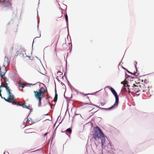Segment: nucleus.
I'll return each mask as SVG.
<instances>
[{
  "instance_id": "f8f14e48",
  "label": "nucleus",
  "mask_w": 154,
  "mask_h": 154,
  "mask_svg": "<svg viewBox=\"0 0 154 154\" xmlns=\"http://www.w3.org/2000/svg\"><path fill=\"white\" fill-rule=\"evenodd\" d=\"M121 83L123 84L124 86L125 87H128V88L129 87V86H131L130 85H128V84L127 82L123 81L121 82Z\"/></svg>"
},
{
  "instance_id": "f3484780",
  "label": "nucleus",
  "mask_w": 154,
  "mask_h": 154,
  "mask_svg": "<svg viewBox=\"0 0 154 154\" xmlns=\"http://www.w3.org/2000/svg\"><path fill=\"white\" fill-rule=\"evenodd\" d=\"M5 80V81L2 83L3 84H5V83H7V82H6V79H7V78L6 77H5V78H3Z\"/></svg>"
},
{
  "instance_id": "5701e85b",
  "label": "nucleus",
  "mask_w": 154,
  "mask_h": 154,
  "mask_svg": "<svg viewBox=\"0 0 154 154\" xmlns=\"http://www.w3.org/2000/svg\"><path fill=\"white\" fill-rule=\"evenodd\" d=\"M29 59L30 60H33V57L30 56L29 57Z\"/></svg>"
},
{
  "instance_id": "a211bd4d",
  "label": "nucleus",
  "mask_w": 154,
  "mask_h": 154,
  "mask_svg": "<svg viewBox=\"0 0 154 154\" xmlns=\"http://www.w3.org/2000/svg\"><path fill=\"white\" fill-rule=\"evenodd\" d=\"M65 18L66 21L67 22L68 19V16H67V14H66L65 15Z\"/></svg>"
},
{
  "instance_id": "4be33fe9",
  "label": "nucleus",
  "mask_w": 154,
  "mask_h": 154,
  "mask_svg": "<svg viewBox=\"0 0 154 154\" xmlns=\"http://www.w3.org/2000/svg\"><path fill=\"white\" fill-rule=\"evenodd\" d=\"M62 14H63V12H62V11H61V14H60V15L59 16V17H61L62 16Z\"/></svg>"
},
{
  "instance_id": "6e6552de",
  "label": "nucleus",
  "mask_w": 154,
  "mask_h": 154,
  "mask_svg": "<svg viewBox=\"0 0 154 154\" xmlns=\"http://www.w3.org/2000/svg\"><path fill=\"white\" fill-rule=\"evenodd\" d=\"M18 31L17 27L16 26H15L13 27L11 29V33L12 34L15 35Z\"/></svg>"
},
{
  "instance_id": "0eeeda50",
  "label": "nucleus",
  "mask_w": 154,
  "mask_h": 154,
  "mask_svg": "<svg viewBox=\"0 0 154 154\" xmlns=\"http://www.w3.org/2000/svg\"><path fill=\"white\" fill-rule=\"evenodd\" d=\"M8 83H5V84H4L2 83V85L0 86V88L2 87H5V88L7 92H8V93H9L10 92H11L10 91V89L8 86Z\"/></svg>"
},
{
  "instance_id": "6ab92c4d",
  "label": "nucleus",
  "mask_w": 154,
  "mask_h": 154,
  "mask_svg": "<svg viewBox=\"0 0 154 154\" xmlns=\"http://www.w3.org/2000/svg\"><path fill=\"white\" fill-rule=\"evenodd\" d=\"M30 129H26L25 131V133H30L31 132H28V130H29Z\"/></svg>"
},
{
  "instance_id": "c85d7f7f",
  "label": "nucleus",
  "mask_w": 154,
  "mask_h": 154,
  "mask_svg": "<svg viewBox=\"0 0 154 154\" xmlns=\"http://www.w3.org/2000/svg\"><path fill=\"white\" fill-rule=\"evenodd\" d=\"M8 79L7 78V79H6V82H7L8 81Z\"/></svg>"
},
{
  "instance_id": "ddd939ff",
  "label": "nucleus",
  "mask_w": 154,
  "mask_h": 154,
  "mask_svg": "<svg viewBox=\"0 0 154 154\" xmlns=\"http://www.w3.org/2000/svg\"><path fill=\"white\" fill-rule=\"evenodd\" d=\"M146 85H144L142 86H141V87H143V88H142L143 89H147L148 90H147L146 91L148 90L149 91V86H148L147 87H146Z\"/></svg>"
},
{
  "instance_id": "423d86ee",
  "label": "nucleus",
  "mask_w": 154,
  "mask_h": 154,
  "mask_svg": "<svg viewBox=\"0 0 154 154\" xmlns=\"http://www.w3.org/2000/svg\"><path fill=\"white\" fill-rule=\"evenodd\" d=\"M0 2L3 5H4V6L3 7V8L7 7L8 6H10V10H12V4L10 2H9V0H4L2 1L1 0H0Z\"/></svg>"
},
{
  "instance_id": "f03ea898",
  "label": "nucleus",
  "mask_w": 154,
  "mask_h": 154,
  "mask_svg": "<svg viewBox=\"0 0 154 154\" xmlns=\"http://www.w3.org/2000/svg\"><path fill=\"white\" fill-rule=\"evenodd\" d=\"M141 87V86H137L135 85L134 84L133 85V86H129L128 88V92L130 93L131 92L134 93H137L139 92H146L147 89H143Z\"/></svg>"
},
{
  "instance_id": "20e7f679",
  "label": "nucleus",
  "mask_w": 154,
  "mask_h": 154,
  "mask_svg": "<svg viewBox=\"0 0 154 154\" xmlns=\"http://www.w3.org/2000/svg\"><path fill=\"white\" fill-rule=\"evenodd\" d=\"M108 88L110 89V91L112 93V94H113L114 96H115L116 99V100L115 102L114 103V104L112 106H111L110 107L106 108V110H109L111 109H112L113 107H115V106H117L118 104L119 103V97L118 96L116 92L115 91V90L112 87H110L109 86L108 87Z\"/></svg>"
},
{
  "instance_id": "2eb2a0df",
  "label": "nucleus",
  "mask_w": 154,
  "mask_h": 154,
  "mask_svg": "<svg viewBox=\"0 0 154 154\" xmlns=\"http://www.w3.org/2000/svg\"><path fill=\"white\" fill-rule=\"evenodd\" d=\"M66 132H69L70 134H71L72 133V130L70 128H68L66 130Z\"/></svg>"
},
{
  "instance_id": "b1692460",
  "label": "nucleus",
  "mask_w": 154,
  "mask_h": 154,
  "mask_svg": "<svg viewBox=\"0 0 154 154\" xmlns=\"http://www.w3.org/2000/svg\"><path fill=\"white\" fill-rule=\"evenodd\" d=\"M104 142H103V140H101V143H102V145H103V143Z\"/></svg>"
},
{
  "instance_id": "412c9836",
  "label": "nucleus",
  "mask_w": 154,
  "mask_h": 154,
  "mask_svg": "<svg viewBox=\"0 0 154 154\" xmlns=\"http://www.w3.org/2000/svg\"><path fill=\"white\" fill-rule=\"evenodd\" d=\"M16 53H17V55H15H15H14V56H14V57H15V56H17V54H19V51H16Z\"/></svg>"
},
{
  "instance_id": "7ed1b4c3",
  "label": "nucleus",
  "mask_w": 154,
  "mask_h": 154,
  "mask_svg": "<svg viewBox=\"0 0 154 154\" xmlns=\"http://www.w3.org/2000/svg\"><path fill=\"white\" fill-rule=\"evenodd\" d=\"M93 137L95 140L98 139H101L103 137L104 134L98 126L94 128V133L92 134Z\"/></svg>"
},
{
  "instance_id": "9b49d317",
  "label": "nucleus",
  "mask_w": 154,
  "mask_h": 154,
  "mask_svg": "<svg viewBox=\"0 0 154 154\" xmlns=\"http://www.w3.org/2000/svg\"><path fill=\"white\" fill-rule=\"evenodd\" d=\"M58 95L57 93V91L56 89L55 90V95L54 99V101L55 102L57 101V99Z\"/></svg>"
},
{
  "instance_id": "c756f323",
  "label": "nucleus",
  "mask_w": 154,
  "mask_h": 154,
  "mask_svg": "<svg viewBox=\"0 0 154 154\" xmlns=\"http://www.w3.org/2000/svg\"><path fill=\"white\" fill-rule=\"evenodd\" d=\"M128 72H129V71H127Z\"/></svg>"
},
{
  "instance_id": "bb28decb",
  "label": "nucleus",
  "mask_w": 154,
  "mask_h": 154,
  "mask_svg": "<svg viewBox=\"0 0 154 154\" xmlns=\"http://www.w3.org/2000/svg\"><path fill=\"white\" fill-rule=\"evenodd\" d=\"M47 134H48V133H45V134H44V136H46L47 135Z\"/></svg>"
},
{
  "instance_id": "cd10ccee",
  "label": "nucleus",
  "mask_w": 154,
  "mask_h": 154,
  "mask_svg": "<svg viewBox=\"0 0 154 154\" xmlns=\"http://www.w3.org/2000/svg\"><path fill=\"white\" fill-rule=\"evenodd\" d=\"M13 49H14V47H12L11 48V50L13 51Z\"/></svg>"
},
{
  "instance_id": "4468645a",
  "label": "nucleus",
  "mask_w": 154,
  "mask_h": 154,
  "mask_svg": "<svg viewBox=\"0 0 154 154\" xmlns=\"http://www.w3.org/2000/svg\"><path fill=\"white\" fill-rule=\"evenodd\" d=\"M26 103H24L21 104V106L23 108H28V106L26 105Z\"/></svg>"
},
{
  "instance_id": "f257e3e1",
  "label": "nucleus",
  "mask_w": 154,
  "mask_h": 154,
  "mask_svg": "<svg viewBox=\"0 0 154 154\" xmlns=\"http://www.w3.org/2000/svg\"><path fill=\"white\" fill-rule=\"evenodd\" d=\"M45 90L43 87L41 88L38 91H34V96L36 99L38 100L39 103L38 104V107L41 106V100L44 97V95L45 93Z\"/></svg>"
},
{
  "instance_id": "dca6fc26",
  "label": "nucleus",
  "mask_w": 154,
  "mask_h": 154,
  "mask_svg": "<svg viewBox=\"0 0 154 154\" xmlns=\"http://www.w3.org/2000/svg\"><path fill=\"white\" fill-rule=\"evenodd\" d=\"M57 74L59 75H61L63 74V73L60 71H59L57 72Z\"/></svg>"
},
{
  "instance_id": "393cba45",
  "label": "nucleus",
  "mask_w": 154,
  "mask_h": 154,
  "mask_svg": "<svg viewBox=\"0 0 154 154\" xmlns=\"http://www.w3.org/2000/svg\"><path fill=\"white\" fill-rule=\"evenodd\" d=\"M100 104H101V106H103L104 105V103H100Z\"/></svg>"
},
{
  "instance_id": "39448f33",
  "label": "nucleus",
  "mask_w": 154,
  "mask_h": 154,
  "mask_svg": "<svg viewBox=\"0 0 154 154\" xmlns=\"http://www.w3.org/2000/svg\"><path fill=\"white\" fill-rule=\"evenodd\" d=\"M7 93L8 95V98L7 99H6L4 97H3L2 96L1 97L7 102L8 103H11L12 100H14V96L11 92H10L9 93H8V92H7Z\"/></svg>"
},
{
  "instance_id": "1a4fd4ad",
  "label": "nucleus",
  "mask_w": 154,
  "mask_h": 154,
  "mask_svg": "<svg viewBox=\"0 0 154 154\" xmlns=\"http://www.w3.org/2000/svg\"><path fill=\"white\" fill-rule=\"evenodd\" d=\"M18 84L19 85V87L20 89L22 91H23V88L26 85V84L23 83L21 81H19Z\"/></svg>"
},
{
  "instance_id": "aec40b11",
  "label": "nucleus",
  "mask_w": 154,
  "mask_h": 154,
  "mask_svg": "<svg viewBox=\"0 0 154 154\" xmlns=\"http://www.w3.org/2000/svg\"><path fill=\"white\" fill-rule=\"evenodd\" d=\"M27 122H28L29 123L31 124L32 123V122L30 121V120H27V121H26Z\"/></svg>"
},
{
  "instance_id": "a878e982",
  "label": "nucleus",
  "mask_w": 154,
  "mask_h": 154,
  "mask_svg": "<svg viewBox=\"0 0 154 154\" xmlns=\"http://www.w3.org/2000/svg\"><path fill=\"white\" fill-rule=\"evenodd\" d=\"M2 91V90L1 89L0 90V96L2 97V94H1V92Z\"/></svg>"
},
{
  "instance_id": "9d476101",
  "label": "nucleus",
  "mask_w": 154,
  "mask_h": 154,
  "mask_svg": "<svg viewBox=\"0 0 154 154\" xmlns=\"http://www.w3.org/2000/svg\"><path fill=\"white\" fill-rule=\"evenodd\" d=\"M14 100H12L11 101V103H12L13 104H14L15 105H16L17 106H21V104L20 103H19L18 102H16L15 101H14Z\"/></svg>"
}]
</instances>
